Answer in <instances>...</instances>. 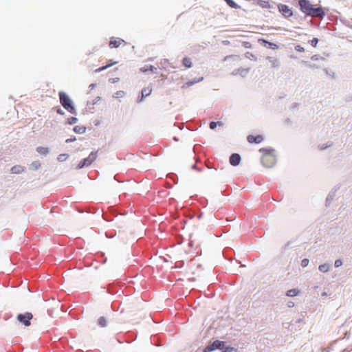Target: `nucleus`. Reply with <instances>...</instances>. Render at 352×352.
Listing matches in <instances>:
<instances>
[{
    "label": "nucleus",
    "instance_id": "nucleus-1",
    "mask_svg": "<svg viewBox=\"0 0 352 352\" xmlns=\"http://www.w3.org/2000/svg\"><path fill=\"white\" fill-rule=\"evenodd\" d=\"M298 4L300 11L307 16L320 19L325 16V12L322 7L311 4L309 0H299Z\"/></svg>",
    "mask_w": 352,
    "mask_h": 352
},
{
    "label": "nucleus",
    "instance_id": "nucleus-2",
    "mask_svg": "<svg viewBox=\"0 0 352 352\" xmlns=\"http://www.w3.org/2000/svg\"><path fill=\"white\" fill-rule=\"evenodd\" d=\"M259 152L262 153L261 163L264 166L272 168L275 165L276 159L274 149L262 148Z\"/></svg>",
    "mask_w": 352,
    "mask_h": 352
},
{
    "label": "nucleus",
    "instance_id": "nucleus-3",
    "mask_svg": "<svg viewBox=\"0 0 352 352\" xmlns=\"http://www.w3.org/2000/svg\"><path fill=\"white\" fill-rule=\"evenodd\" d=\"M60 102L62 106L69 113L76 114V109L72 104V101L69 96L63 91L59 92Z\"/></svg>",
    "mask_w": 352,
    "mask_h": 352
},
{
    "label": "nucleus",
    "instance_id": "nucleus-4",
    "mask_svg": "<svg viewBox=\"0 0 352 352\" xmlns=\"http://www.w3.org/2000/svg\"><path fill=\"white\" fill-rule=\"evenodd\" d=\"M32 318L33 316L30 312H26L24 314H19L16 316L17 320L25 326L30 325V320L32 319Z\"/></svg>",
    "mask_w": 352,
    "mask_h": 352
},
{
    "label": "nucleus",
    "instance_id": "nucleus-5",
    "mask_svg": "<svg viewBox=\"0 0 352 352\" xmlns=\"http://www.w3.org/2000/svg\"><path fill=\"white\" fill-rule=\"evenodd\" d=\"M225 344L222 341L216 340L212 344L208 345L204 350V352H211L215 349H223Z\"/></svg>",
    "mask_w": 352,
    "mask_h": 352
},
{
    "label": "nucleus",
    "instance_id": "nucleus-6",
    "mask_svg": "<svg viewBox=\"0 0 352 352\" xmlns=\"http://www.w3.org/2000/svg\"><path fill=\"white\" fill-rule=\"evenodd\" d=\"M126 45V43L124 40L117 37H112L109 43V46L111 48H117L121 46H125Z\"/></svg>",
    "mask_w": 352,
    "mask_h": 352
},
{
    "label": "nucleus",
    "instance_id": "nucleus-7",
    "mask_svg": "<svg viewBox=\"0 0 352 352\" xmlns=\"http://www.w3.org/2000/svg\"><path fill=\"white\" fill-rule=\"evenodd\" d=\"M278 8L279 12L286 18H289L293 15L292 10L285 4H279Z\"/></svg>",
    "mask_w": 352,
    "mask_h": 352
},
{
    "label": "nucleus",
    "instance_id": "nucleus-8",
    "mask_svg": "<svg viewBox=\"0 0 352 352\" xmlns=\"http://www.w3.org/2000/svg\"><path fill=\"white\" fill-rule=\"evenodd\" d=\"M264 138L261 135H249L247 137V140L250 144H260L263 141Z\"/></svg>",
    "mask_w": 352,
    "mask_h": 352
},
{
    "label": "nucleus",
    "instance_id": "nucleus-9",
    "mask_svg": "<svg viewBox=\"0 0 352 352\" xmlns=\"http://www.w3.org/2000/svg\"><path fill=\"white\" fill-rule=\"evenodd\" d=\"M241 162V157L237 153H233L230 157V163L232 166H237Z\"/></svg>",
    "mask_w": 352,
    "mask_h": 352
},
{
    "label": "nucleus",
    "instance_id": "nucleus-10",
    "mask_svg": "<svg viewBox=\"0 0 352 352\" xmlns=\"http://www.w3.org/2000/svg\"><path fill=\"white\" fill-rule=\"evenodd\" d=\"M151 92H152V89L151 87H148L144 88L142 90V92H141L142 95H141V98L139 99V102L142 101L143 99L144 98V97L150 96Z\"/></svg>",
    "mask_w": 352,
    "mask_h": 352
},
{
    "label": "nucleus",
    "instance_id": "nucleus-11",
    "mask_svg": "<svg viewBox=\"0 0 352 352\" xmlns=\"http://www.w3.org/2000/svg\"><path fill=\"white\" fill-rule=\"evenodd\" d=\"M24 167L21 165H15L12 166L10 169V173L12 174H21L24 171Z\"/></svg>",
    "mask_w": 352,
    "mask_h": 352
},
{
    "label": "nucleus",
    "instance_id": "nucleus-12",
    "mask_svg": "<svg viewBox=\"0 0 352 352\" xmlns=\"http://www.w3.org/2000/svg\"><path fill=\"white\" fill-rule=\"evenodd\" d=\"M107 318L106 317L102 316L98 318L97 320V324L100 327H105L107 326Z\"/></svg>",
    "mask_w": 352,
    "mask_h": 352
},
{
    "label": "nucleus",
    "instance_id": "nucleus-13",
    "mask_svg": "<svg viewBox=\"0 0 352 352\" xmlns=\"http://www.w3.org/2000/svg\"><path fill=\"white\" fill-rule=\"evenodd\" d=\"M182 65L186 68H190L192 66L191 58L184 57L182 60Z\"/></svg>",
    "mask_w": 352,
    "mask_h": 352
},
{
    "label": "nucleus",
    "instance_id": "nucleus-14",
    "mask_svg": "<svg viewBox=\"0 0 352 352\" xmlns=\"http://www.w3.org/2000/svg\"><path fill=\"white\" fill-rule=\"evenodd\" d=\"M36 151L41 155H46L49 153V148L47 147L38 146Z\"/></svg>",
    "mask_w": 352,
    "mask_h": 352
},
{
    "label": "nucleus",
    "instance_id": "nucleus-15",
    "mask_svg": "<svg viewBox=\"0 0 352 352\" xmlns=\"http://www.w3.org/2000/svg\"><path fill=\"white\" fill-rule=\"evenodd\" d=\"M268 60L270 63L271 67H273V68L278 67L279 63H278V60L276 58H272V57H269Z\"/></svg>",
    "mask_w": 352,
    "mask_h": 352
},
{
    "label": "nucleus",
    "instance_id": "nucleus-16",
    "mask_svg": "<svg viewBox=\"0 0 352 352\" xmlns=\"http://www.w3.org/2000/svg\"><path fill=\"white\" fill-rule=\"evenodd\" d=\"M299 291L296 289H292L287 292V296L289 297H294L298 294Z\"/></svg>",
    "mask_w": 352,
    "mask_h": 352
},
{
    "label": "nucleus",
    "instance_id": "nucleus-17",
    "mask_svg": "<svg viewBox=\"0 0 352 352\" xmlns=\"http://www.w3.org/2000/svg\"><path fill=\"white\" fill-rule=\"evenodd\" d=\"M74 131L77 133H83L86 131V127L84 126H76Z\"/></svg>",
    "mask_w": 352,
    "mask_h": 352
},
{
    "label": "nucleus",
    "instance_id": "nucleus-18",
    "mask_svg": "<svg viewBox=\"0 0 352 352\" xmlns=\"http://www.w3.org/2000/svg\"><path fill=\"white\" fill-rule=\"evenodd\" d=\"M227 4L232 8H240V6L237 5L233 0H224Z\"/></svg>",
    "mask_w": 352,
    "mask_h": 352
},
{
    "label": "nucleus",
    "instance_id": "nucleus-19",
    "mask_svg": "<svg viewBox=\"0 0 352 352\" xmlns=\"http://www.w3.org/2000/svg\"><path fill=\"white\" fill-rule=\"evenodd\" d=\"M116 63H117V62H111L110 63L107 64V65H105V66H103V67H100V68H98V69H96L95 70V72H101V71H102V70H104V69H107V68L110 67L111 66H112V65H115Z\"/></svg>",
    "mask_w": 352,
    "mask_h": 352
},
{
    "label": "nucleus",
    "instance_id": "nucleus-20",
    "mask_svg": "<svg viewBox=\"0 0 352 352\" xmlns=\"http://www.w3.org/2000/svg\"><path fill=\"white\" fill-rule=\"evenodd\" d=\"M217 125L218 126H222L223 124L221 122H211L210 123V128L211 129H214L217 127Z\"/></svg>",
    "mask_w": 352,
    "mask_h": 352
},
{
    "label": "nucleus",
    "instance_id": "nucleus-21",
    "mask_svg": "<svg viewBox=\"0 0 352 352\" xmlns=\"http://www.w3.org/2000/svg\"><path fill=\"white\" fill-rule=\"evenodd\" d=\"M319 270L322 272H327L329 270V265L327 264L320 265Z\"/></svg>",
    "mask_w": 352,
    "mask_h": 352
},
{
    "label": "nucleus",
    "instance_id": "nucleus-22",
    "mask_svg": "<svg viewBox=\"0 0 352 352\" xmlns=\"http://www.w3.org/2000/svg\"><path fill=\"white\" fill-rule=\"evenodd\" d=\"M262 41L263 43H267L269 45V46L273 49V50H276V49H278V46L275 44V43H271V42H268V41H266L265 40H262Z\"/></svg>",
    "mask_w": 352,
    "mask_h": 352
},
{
    "label": "nucleus",
    "instance_id": "nucleus-23",
    "mask_svg": "<svg viewBox=\"0 0 352 352\" xmlns=\"http://www.w3.org/2000/svg\"><path fill=\"white\" fill-rule=\"evenodd\" d=\"M67 158H68L67 154H60L58 157V160L60 162H63V161L66 160Z\"/></svg>",
    "mask_w": 352,
    "mask_h": 352
},
{
    "label": "nucleus",
    "instance_id": "nucleus-24",
    "mask_svg": "<svg viewBox=\"0 0 352 352\" xmlns=\"http://www.w3.org/2000/svg\"><path fill=\"white\" fill-rule=\"evenodd\" d=\"M77 118H75V117H71L67 119V122L69 124H76L77 122Z\"/></svg>",
    "mask_w": 352,
    "mask_h": 352
},
{
    "label": "nucleus",
    "instance_id": "nucleus-25",
    "mask_svg": "<svg viewBox=\"0 0 352 352\" xmlns=\"http://www.w3.org/2000/svg\"><path fill=\"white\" fill-rule=\"evenodd\" d=\"M248 72L249 69H239L234 73V74L236 75L239 74L247 73Z\"/></svg>",
    "mask_w": 352,
    "mask_h": 352
},
{
    "label": "nucleus",
    "instance_id": "nucleus-26",
    "mask_svg": "<svg viewBox=\"0 0 352 352\" xmlns=\"http://www.w3.org/2000/svg\"><path fill=\"white\" fill-rule=\"evenodd\" d=\"M202 80V78H201L200 80H197V81H189V82H186V83L183 85V87H190V86H191V85H194L195 82H199V81H200V80Z\"/></svg>",
    "mask_w": 352,
    "mask_h": 352
},
{
    "label": "nucleus",
    "instance_id": "nucleus-27",
    "mask_svg": "<svg viewBox=\"0 0 352 352\" xmlns=\"http://www.w3.org/2000/svg\"><path fill=\"white\" fill-rule=\"evenodd\" d=\"M88 160L87 158H85L82 161H81L77 166V168H82L86 164V162Z\"/></svg>",
    "mask_w": 352,
    "mask_h": 352
},
{
    "label": "nucleus",
    "instance_id": "nucleus-28",
    "mask_svg": "<svg viewBox=\"0 0 352 352\" xmlns=\"http://www.w3.org/2000/svg\"><path fill=\"white\" fill-rule=\"evenodd\" d=\"M96 157V153H94L93 152L89 154V164H91V162H93Z\"/></svg>",
    "mask_w": 352,
    "mask_h": 352
},
{
    "label": "nucleus",
    "instance_id": "nucleus-29",
    "mask_svg": "<svg viewBox=\"0 0 352 352\" xmlns=\"http://www.w3.org/2000/svg\"><path fill=\"white\" fill-rule=\"evenodd\" d=\"M311 45L313 46V47H316L318 43V39L317 38H314L311 41Z\"/></svg>",
    "mask_w": 352,
    "mask_h": 352
},
{
    "label": "nucleus",
    "instance_id": "nucleus-30",
    "mask_svg": "<svg viewBox=\"0 0 352 352\" xmlns=\"http://www.w3.org/2000/svg\"><path fill=\"white\" fill-rule=\"evenodd\" d=\"M295 50L298 52H303L305 51V49L303 47H302L301 45H298L295 47Z\"/></svg>",
    "mask_w": 352,
    "mask_h": 352
},
{
    "label": "nucleus",
    "instance_id": "nucleus-31",
    "mask_svg": "<svg viewBox=\"0 0 352 352\" xmlns=\"http://www.w3.org/2000/svg\"><path fill=\"white\" fill-rule=\"evenodd\" d=\"M115 95H116V98H120V97H122L124 95V92L123 91H117L115 94Z\"/></svg>",
    "mask_w": 352,
    "mask_h": 352
},
{
    "label": "nucleus",
    "instance_id": "nucleus-32",
    "mask_svg": "<svg viewBox=\"0 0 352 352\" xmlns=\"http://www.w3.org/2000/svg\"><path fill=\"white\" fill-rule=\"evenodd\" d=\"M308 264H309V260H308V259L305 258V259H303V260L302 261L301 265H302V267H306V266H307V265H308Z\"/></svg>",
    "mask_w": 352,
    "mask_h": 352
},
{
    "label": "nucleus",
    "instance_id": "nucleus-33",
    "mask_svg": "<svg viewBox=\"0 0 352 352\" xmlns=\"http://www.w3.org/2000/svg\"><path fill=\"white\" fill-rule=\"evenodd\" d=\"M342 265V262L341 260H336L335 261V267H339Z\"/></svg>",
    "mask_w": 352,
    "mask_h": 352
},
{
    "label": "nucleus",
    "instance_id": "nucleus-34",
    "mask_svg": "<svg viewBox=\"0 0 352 352\" xmlns=\"http://www.w3.org/2000/svg\"><path fill=\"white\" fill-rule=\"evenodd\" d=\"M243 45L245 47V48H250L252 47V45L250 42H248V41H245L243 43Z\"/></svg>",
    "mask_w": 352,
    "mask_h": 352
},
{
    "label": "nucleus",
    "instance_id": "nucleus-35",
    "mask_svg": "<svg viewBox=\"0 0 352 352\" xmlns=\"http://www.w3.org/2000/svg\"><path fill=\"white\" fill-rule=\"evenodd\" d=\"M245 56H246L247 58H253L256 59L255 56H254V55H253V54H252V53H250V52H247V53L245 54Z\"/></svg>",
    "mask_w": 352,
    "mask_h": 352
},
{
    "label": "nucleus",
    "instance_id": "nucleus-36",
    "mask_svg": "<svg viewBox=\"0 0 352 352\" xmlns=\"http://www.w3.org/2000/svg\"><path fill=\"white\" fill-rule=\"evenodd\" d=\"M100 98H101L100 96H98V97L96 98V100H94L93 102H92L93 104H96L98 102V101L100 100Z\"/></svg>",
    "mask_w": 352,
    "mask_h": 352
},
{
    "label": "nucleus",
    "instance_id": "nucleus-37",
    "mask_svg": "<svg viewBox=\"0 0 352 352\" xmlns=\"http://www.w3.org/2000/svg\"><path fill=\"white\" fill-rule=\"evenodd\" d=\"M57 113L60 115H63L64 114V112L63 111L62 109H60V108L57 109Z\"/></svg>",
    "mask_w": 352,
    "mask_h": 352
},
{
    "label": "nucleus",
    "instance_id": "nucleus-38",
    "mask_svg": "<svg viewBox=\"0 0 352 352\" xmlns=\"http://www.w3.org/2000/svg\"><path fill=\"white\" fill-rule=\"evenodd\" d=\"M263 8L270 7L269 3L267 2H264V4L262 6Z\"/></svg>",
    "mask_w": 352,
    "mask_h": 352
},
{
    "label": "nucleus",
    "instance_id": "nucleus-39",
    "mask_svg": "<svg viewBox=\"0 0 352 352\" xmlns=\"http://www.w3.org/2000/svg\"><path fill=\"white\" fill-rule=\"evenodd\" d=\"M192 168L193 169H195V168H196V165H195V164H194V165L192 166Z\"/></svg>",
    "mask_w": 352,
    "mask_h": 352
},
{
    "label": "nucleus",
    "instance_id": "nucleus-40",
    "mask_svg": "<svg viewBox=\"0 0 352 352\" xmlns=\"http://www.w3.org/2000/svg\"><path fill=\"white\" fill-rule=\"evenodd\" d=\"M228 349H229V348H226V350L224 352H228Z\"/></svg>",
    "mask_w": 352,
    "mask_h": 352
}]
</instances>
